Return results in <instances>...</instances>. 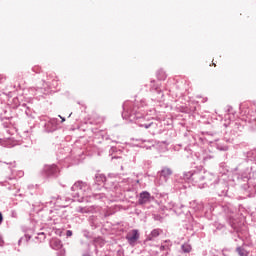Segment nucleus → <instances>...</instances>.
I'll return each mask as SVG.
<instances>
[{"mask_svg": "<svg viewBox=\"0 0 256 256\" xmlns=\"http://www.w3.org/2000/svg\"><path fill=\"white\" fill-rule=\"evenodd\" d=\"M122 117L131 123H135L138 127L150 129V131L157 129V123L147 116V100L145 99L124 102Z\"/></svg>", "mask_w": 256, "mask_h": 256, "instance_id": "1", "label": "nucleus"}, {"mask_svg": "<svg viewBox=\"0 0 256 256\" xmlns=\"http://www.w3.org/2000/svg\"><path fill=\"white\" fill-rule=\"evenodd\" d=\"M183 181L192 183L199 189H205V187H211L213 183L219 181V176L205 170L202 166L196 167L191 171L184 172L181 176Z\"/></svg>", "mask_w": 256, "mask_h": 256, "instance_id": "2", "label": "nucleus"}, {"mask_svg": "<svg viewBox=\"0 0 256 256\" xmlns=\"http://www.w3.org/2000/svg\"><path fill=\"white\" fill-rule=\"evenodd\" d=\"M255 177L256 175V163L250 168H247L245 172L242 173H234L232 176V180L236 185H240L245 197H255L256 194V183L249 182V179Z\"/></svg>", "mask_w": 256, "mask_h": 256, "instance_id": "3", "label": "nucleus"}, {"mask_svg": "<svg viewBox=\"0 0 256 256\" xmlns=\"http://www.w3.org/2000/svg\"><path fill=\"white\" fill-rule=\"evenodd\" d=\"M71 195L74 197V199H77L78 201H83L85 197H89V191H91L90 186L83 182V181H77L72 187H71Z\"/></svg>", "mask_w": 256, "mask_h": 256, "instance_id": "4", "label": "nucleus"}, {"mask_svg": "<svg viewBox=\"0 0 256 256\" xmlns=\"http://www.w3.org/2000/svg\"><path fill=\"white\" fill-rule=\"evenodd\" d=\"M61 170L57 167L56 164L44 165L42 169V175L44 177H59Z\"/></svg>", "mask_w": 256, "mask_h": 256, "instance_id": "5", "label": "nucleus"}, {"mask_svg": "<svg viewBox=\"0 0 256 256\" xmlns=\"http://www.w3.org/2000/svg\"><path fill=\"white\" fill-rule=\"evenodd\" d=\"M139 237H140L139 230L133 229L126 234L125 239L128 241V244L131 247H135V245H137V241H139Z\"/></svg>", "mask_w": 256, "mask_h": 256, "instance_id": "6", "label": "nucleus"}, {"mask_svg": "<svg viewBox=\"0 0 256 256\" xmlns=\"http://www.w3.org/2000/svg\"><path fill=\"white\" fill-rule=\"evenodd\" d=\"M58 126L59 120L56 118H48L44 123V129L46 133H53V131H57Z\"/></svg>", "mask_w": 256, "mask_h": 256, "instance_id": "7", "label": "nucleus"}, {"mask_svg": "<svg viewBox=\"0 0 256 256\" xmlns=\"http://www.w3.org/2000/svg\"><path fill=\"white\" fill-rule=\"evenodd\" d=\"M67 201H71V199L65 198L64 196H53L51 201L47 203L50 205H55L56 207H67Z\"/></svg>", "mask_w": 256, "mask_h": 256, "instance_id": "8", "label": "nucleus"}, {"mask_svg": "<svg viewBox=\"0 0 256 256\" xmlns=\"http://www.w3.org/2000/svg\"><path fill=\"white\" fill-rule=\"evenodd\" d=\"M173 175V170L168 167H162L161 171L158 172V177L162 183H167L170 177Z\"/></svg>", "mask_w": 256, "mask_h": 256, "instance_id": "9", "label": "nucleus"}, {"mask_svg": "<svg viewBox=\"0 0 256 256\" xmlns=\"http://www.w3.org/2000/svg\"><path fill=\"white\" fill-rule=\"evenodd\" d=\"M154 199L153 196H151V193L147 191H143L140 193L138 198V204L139 205H147V203H151V201Z\"/></svg>", "mask_w": 256, "mask_h": 256, "instance_id": "10", "label": "nucleus"}, {"mask_svg": "<svg viewBox=\"0 0 256 256\" xmlns=\"http://www.w3.org/2000/svg\"><path fill=\"white\" fill-rule=\"evenodd\" d=\"M213 185H216V192L219 197H225L227 195V184L226 183H219V180H217Z\"/></svg>", "mask_w": 256, "mask_h": 256, "instance_id": "11", "label": "nucleus"}, {"mask_svg": "<svg viewBox=\"0 0 256 256\" xmlns=\"http://www.w3.org/2000/svg\"><path fill=\"white\" fill-rule=\"evenodd\" d=\"M159 235H163V230L161 228L153 229L146 237V241H155Z\"/></svg>", "mask_w": 256, "mask_h": 256, "instance_id": "12", "label": "nucleus"}, {"mask_svg": "<svg viewBox=\"0 0 256 256\" xmlns=\"http://www.w3.org/2000/svg\"><path fill=\"white\" fill-rule=\"evenodd\" d=\"M121 187H124V191H131V187H133V180L130 178H126L121 181Z\"/></svg>", "mask_w": 256, "mask_h": 256, "instance_id": "13", "label": "nucleus"}, {"mask_svg": "<svg viewBox=\"0 0 256 256\" xmlns=\"http://www.w3.org/2000/svg\"><path fill=\"white\" fill-rule=\"evenodd\" d=\"M50 247L55 251H58V249H61V247H63V244L58 238H52L50 240Z\"/></svg>", "mask_w": 256, "mask_h": 256, "instance_id": "14", "label": "nucleus"}, {"mask_svg": "<svg viewBox=\"0 0 256 256\" xmlns=\"http://www.w3.org/2000/svg\"><path fill=\"white\" fill-rule=\"evenodd\" d=\"M13 102L15 104L14 107H16V109H19V111H22V113H25L27 111L28 106L26 103L17 104L19 103V98H14Z\"/></svg>", "mask_w": 256, "mask_h": 256, "instance_id": "15", "label": "nucleus"}, {"mask_svg": "<svg viewBox=\"0 0 256 256\" xmlns=\"http://www.w3.org/2000/svg\"><path fill=\"white\" fill-rule=\"evenodd\" d=\"M171 247H173V242L171 240H165L160 246V251H171Z\"/></svg>", "mask_w": 256, "mask_h": 256, "instance_id": "16", "label": "nucleus"}, {"mask_svg": "<svg viewBox=\"0 0 256 256\" xmlns=\"http://www.w3.org/2000/svg\"><path fill=\"white\" fill-rule=\"evenodd\" d=\"M245 247H247V245L243 244L242 246L236 248V252L239 256H249V251Z\"/></svg>", "mask_w": 256, "mask_h": 256, "instance_id": "17", "label": "nucleus"}, {"mask_svg": "<svg viewBox=\"0 0 256 256\" xmlns=\"http://www.w3.org/2000/svg\"><path fill=\"white\" fill-rule=\"evenodd\" d=\"M242 121H245V123H253V121L256 122V112H248L247 116L245 118H242Z\"/></svg>", "mask_w": 256, "mask_h": 256, "instance_id": "18", "label": "nucleus"}, {"mask_svg": "<svg viewBox=\"0 0 256 256\" xmlns=\"http://www.w3.org/2000/svg\"><path fill=\"white\" fill-rule=\"evenodd\" d=\"M246 161H256V149L246 152Z\"/></svg>", "mask_w": 256, "mask_h": 256, "instance_id": "19", "label": "nucleus"}, {"mask_svg": "<svg viewBox=\"0 0 256 256\" xmlns=\"http://www.w3.org/2000/svg\"><path fill=\"white\" fill-rule=\"evenodd\" d=\"M106 181H107V177H105L104 174H96L95 183H97V185H103V183Z\"/></svg>", "mask_w": 256, "mask_h": 256, "instance_id": "20", "label": "nucleus"}, {"mask_svg": "<svg viewBox=\"0 0 256 256\" xmlns=\"http://www.w3.org/2000/svg\"><path fill=\"white\" fill-rule=\"evenodd\" d=\"M151 83V91H156V93L160 95V98L163 97V92L159 89V84H155V80L151 81Z\"/></svg>", "mask_w": 256, "mask_h": 256, "instance_id": "21", "label": "nucleus"}, {"mask_svg": "<svg viewBox=\"0 0 256 256\" xmlns=\"http://www.w3.org/2000/svg\"><path fill=\"white\" fill-rule=\"evenodd\" d=\"M47 238V235L44 234V232H40L35 236L36 243H43V241Z\"/></svg>", "mask_w": 256, "mask_h": 256, "instance_id": "22", "label": "nucleus"}, {"mask_svg": "<svg viewBox=\"0 0 256 256\" xmlns=\"http://www.w3.org/2000/svg\"><path fill=\"white\" fill-rule=\"evenodd\" d=\"M156 75L159 81H165V79H167V74L163 70H158Z\"/></svg>", "mask_w": 256, "mask_h": 256, "instance_id": "23", "label": "nucleus"}, {"mask_svg": "<svg viewBox=\"0 0 256 256\" xmlns=\"http://www.w3.org/2000/svg\"><path fill=\"white\" fill-rule=\"evenodd\" d=\"M11 119L13 118L8 117L2 120V126L4 127V129H11Z\"/></svg>", "mask_w": 256, "mask_h": 256, "instance_id": "24", "label": "nucleus"}, {"mask_svg": "<svg viewBox=\"0 0 256 256\" xmlns=\"http://www.w3.org/2000/svg\"><path fill=\"white\" fill-rule=\"evenodd\" d=\"M181 250L183 253H191L192 247L189 243H184L181 245Z\"/></svg>", "mask_w": 256, "mask_h": 256, "instance_id": "25", "label": "nucleus"}, {"mask_svg": "<svg viewBox=\"0 0 256 256\" xmlns=\"http://www.w3.org/2000/svg\"><path fill=\"white\" fill-rule=\"evenodd\" d=\"M77 213H91V208H89V207H81V206H79L78 208H77Z\"/></svg>", "mask_w": 256, "mask_h": 256, "instance_id": "26", "label": "nucleus"}, {"mask_svg": "<svg viewBox=\"0 0 256 256\" xmlns=\"http://www.w3.org/2000/svg\"><path fill=\"white\" fill-rule=\"evenodd\" d=\"M216 147H217L218 151H227L229 149V146H227L226 144H221V143H217Z\"/></svg>", "mask_w": 256, "mask_h": 256, "instance_id": "27", "label": "nucleus"}, {"mask_svg": "<svg viewBox=\"0 0 256 256\" xmlns=\"http://www.w3.org/2000/svg\"><path fill=\"white\" fill-rule=\"evenodd\" d=\"M222 209L227 215H229V213H233V208H231V204L222 206Z\"/></svg>", "mask_w": 256, "mask_h": 256, "instance_id": "28", "label": "nucleus"}, {"mask_svg": "<svg viewBox=\"0 0 256 256\" xmlns=\"http://www.w3.org/2000/svg\"><path fill=\"white\" fill-rule=\"evenodd\" d=\"M26 117H33V110L31 109V107L28 106V108H26V112H24Z\"/></svg>", "mask_w": 256, "mask_h": 256, "instance_id": "29", "label": "nucleus"}, {"mask_svg": "<svg viewBox=\"0 0 256 256\" xmlns=\"http://www.w3.org/2000/svg\"><path fill=\"white\" fill-rule=\"evenodd\" d=\"M235 127L237 129H239V131H241V129H243V127L245 126V124H241V122H239V120H237L235 123H234Z\"/></svg>", "mask_w": 256, "mask_h": 256, "instance_id": "30", "label": "nucleus"}, {"mask_svg": "<svg viewBox=\"0 0 256 256\" xmlns=\"http://www.w3.org/2000/svg\"><path fill=\"white\" fill-rule=\"evenodd\" d=\"M32 71H33L34 73H41V67H39V66H34V67L32 68Z\"/></svg>", "mask_w": 256, "mask_h": 256, "instance_id": "31", "label": "nucleus"}, {"mask_svg": "<svg viewBox=\"0 0 256 256\" xmlns=\"http://www.w3.org/2000/svg\"><path fill=\"white\" fill-rule=\"evenodd\" d=\"M5 81H7V78L3 74H0V85H3Z\"/></svg>", "mask_w": 256, "mask_h": 256, "instance_id": "32", "label": "nucleus"}, {"mask_svg": "<svg viewBox=\"0 0 256 256\" xmlns=\"http://www.w3.org/2000/svg\"><path fill=\"white\" fill-rule=\"evenodd\" d=\"M66 235L67 237H71V235H73V231L67 230Z\"/></svg>", "mask_w": 256, "mask_h": 256, "instance_id": "33", "label": "nucleus"}, {"mask_svg": "<svg viewBox=\"0 0 256 256\" xmlns=\"http://www.w3.org/2000/svg\"><path fill=\"white\" fill-rule=\"evenodd\" d=\"M6 165H11V167H15V162H4Z\"/></svg>", "mask_w": 256, "mask_h": 256, "instance_id": "34", "label": "nucleus"}, {"mask_svg": "<svg viewBox=\"0 0 256 256\" xmlns=\"http://www.w3.org/2000/svg\"><path fill=\"white\" fill-rule=\"evenodd\" d=\"M83 233H84V237H89V231L84 230Z\"/></svg>", "mask_w": 256, "mask_h": 256, "instance_id": "35", "label": "nucleus"}, {"mask_svg": "<svg viewBox=\"0 0 256 256\" xmlns=\"http://www.w3.org/2000/svg\"><path fill=\"white\" fill-rule=\"evenodd\" d=\"M3 223V214L0 212V225Z\"/></svg>", "mask_w": 256, "mask_h": 256, "instance_id": "36", "label": "nucleus"}, {"mask_svg": "<svg viewBox=\"0 0 256 256\" xmlns=\"http://www.w3.org/2000/svg\"><path fill=\"white\" fill-rule=\"evenodd\" d=\"M90 225H91V227H93L94 229L97 228V226H96L93 222H90Z\"/></svg>", "mask_w": 256, "mask_h": 256, "instance_id": "37", "label": "nucleus"}, {"mask_svg": "<svg viewBox=\"0 0 256 256\" xmlns=\"http://www.w3.org/2000/svg\"><path fill=\"white\" fill-rule=\"evenodd\" d=\"M60 117V119H62L61 120V123H65V118H63V117H61V116H59Z\"/></svg>", "mask_w": 256, "mask_h": 256, "instance_id": "38", "label": "nucleus"}, {"mask_svg": "<svg viewBox=\"0 0 256 256\" xmlns=\"http://www.w3.org/2000/svg\"><path fill=\"white\" fill-rule=\"evenodd\" d=\"M6 133H8V135H11V130L6 129Z\"/></svg>", "mask_w": 256, "mask_h": 256, "instance_id": "39", "label": "nucleus"}, {"mask_svg": "<svg viewBox=\"0 0 256 256\" xmlns=\"http://www.w3.org/2000/svg\"><path fill=\"white\" fill-rule=\"evenodd\" d=\"M231 111H233V108H232V107H230V108L228 109V112H229V113H231Z\"/></svg>", "mask_w": 256, "mask_h": 256, "instance_id": "40", "label": "nucleus"}, {"mask_svg": "<svg viewBox=\"0 0 256 256\" xmlns=\"http://www.w3.org/2000/svg\"><path fill=\"white\" fill-rule=\"evenodd\" d=\"M83 256H91L89 253L84 254Z\"/></svg>", "mask_w": 256, "mask_h": 256, "instance_id": "41", "label": "nucleus"}, {"mask_svg": "<svg viewBox=\"0 0 256 256\" xmlns=\"http://www.w3.org/2000/svg\"><path fill=\"white\" fill-rule=\"evenodd\" d=\"M198 209H203V206L200 205Z\"/></svg>", "mask_w": 256, "mask_h": 256, "instance_id": "42", "label": "nucleus"}, {"mask_svg": "<svg viewBox=\"0 0 256 256\" xmlns=\"http://www.w3.org/2000/svg\"><path fill=\"white\" fill-rule=\"evenodd\" d=\"M210 211H213V208H210Z\"/></svg>", "mask_w": 256, "mask_h": 256, "instance_id": "43", "label": "nucleus"}]
</instances>
